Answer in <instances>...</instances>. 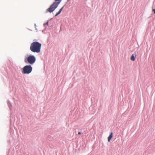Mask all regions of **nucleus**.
I'll use <instances>...</instances> for the list:
<instances>
[{
	"instance_id": "nucleus-9",
	"label": "nucleus",
	"mask_w": 155,
	"mask_h": 155,
	"mask_svg": "<svg viewBox=\"0 0 155 155\" xmlns=\"http://www.w3.org/2000/svg\"><path fill=\"white\" fill-rule=\"evenodd\" d=\"M48 21H47V22L46 23H44L43 24V25L44 26H45V25H48Z\"/></svg>"
},
{
	"instance_id": "nucleus-11",
	"label": "nucleus",
	"mask_w": 155,
	"mask_h": 155,
	"mask_svg": "<svg viewBox=\"0 0 155 155\" xmlns=\"http://www.w3.org/2000/svg\"><path fill=\"white\" fill-rule=\"evenodd\" d=\"M81 134V132H78V134H79V135H80V134Z\"/></svg>"
},
{
	"instance_id": "nucleus-1",
	"label": "nucleus",
	"mask_w": 155,
	"mask_h": 155,
	"mask_svg": "<svg viewBox=\"0 0 155 155\" xmlns=\"http://www.w3.org/2000/svg\"><path fill=\"white\" fill-rule=\"evenodd\" d=\"M41 44L37 41L32 43L30 47V50L32 52L39 53L41 52Z\"/></svg>"
},
{
	"instance_id": "nucleus-10",
	"label": "nucleus",
	"mask_w": 155,
	"mask_h": 155,
	"mask_svg": "<svg viewBox=\"0 0 155 155\" xmlns=\"http://www.w3.org/2000/svg\"><path fill=\"white\" fill-rule=\"evenodd\" d=\"M152 11L153 12V13L155 14V8L152 9Z\"/></svg>"
},
{
	"instance_id": "nucleus-5",
	"label": "nucleus",
	"mask_w": 155,
	"mask_h": 155,
	"mask_svg": "<svg viewBox=\"0 0 155 155\" xmlns=\"http://www.w3.org/2000/svg\"><path fill=\"white\" fill-rule=\"evenodd\" d=\"M113 137V133L111 132L108 137V140L109 142H110V140Z\"/></svg>"
},
{
	"instance_id": "nucleus-6",
	"label": "nucleus",
	"mask_w": 155,
	"mask_h": 155,
	"mask_svg": "<svg viewBox=\"0 0 155 155\" xmlns=\"http://www.w3.org/2000/svg\"><path fill=\"white\" fill-rule=\"evenodd\" d=\"M63 7H63L61 9H60L59 10V11L58 12L56 13V15H55V16H58V15H59L61 13V11H62V10L63 9Z\"/></svg>"
},
{
	"instance_id": "nucleus-4",
	"label": "nucleus",
	"mask_w": 155,
	"mask_h": 155,
	"mask_svg": "<svg viewBox=\"0 0 155 155\" xmlns=\"http://www.w3.org/2000/svg\"><path fill=\"white\" fill-rule=\"evenodd\" d=\"M32 70V67L30 65H26L24 66L22 71V73L24 74H29Z\"/></svg>"
},
{
	"instance_id": "nucleus-3",
	"label": "nucleus",
	"mask_w": 155,
	"mask_h": 155,
	"mask_svg": "<svg viewBox=\"0 0 155 155\" xmlns=\"http://www.w3.org/2000/svg\"><path fill=\"white\" fill-rule=\"evenodd\" d=\"M36 60V58L34 56L30 55L25 59V61L26 63L33 64L35 62Z\"/></svg>"
},
{
	"instance_id": "nucleus-7",
	"label": "nucleus",
	"mask_w": 155,
	"mask_h": 155,
	"mask_svg": "<svg viewBox=\"0 0 155 155\" xmlns=\"http://www.w3.org/2000/svg\"><path fill=\"white\" fill-rule=\"evenodd\" d=\"M63 7H63L61 9H60L59 10V11L58 12L56 13V15H55V16H58V15H59L61 13V11H62V10L63 9Z\"/></svg>"
},
{
	"instance_id": "nucleus-8",
	"label": "nucleus",
	"mask_w": 155,
	"mask_h": 155,
	"mask_svg": "<svg viewBox=\"0 0 155 155\" xmlns=\"http://www.w3.org/2000/svg\"><path fill=\"white\" fill-rule=\"evenodd\" d=\"M130 59L131 60H132L133 61H134L135 60L134 55V54H132V55Z\"/></svg>"
},
{
	"instance_id": "nucleus-2",
	"label": "nucleus",
	"mask_w": 155,
	"mask_h": 155,
	"mask_svg": "<svg viewBox=\"0 0 155 155\" xmlns=\"http://www.w3.org/2000/svg\"><path fill=\"white\" fill-rule=\"evenodd\" d=\"M62 0H55V2L52 4L49 8L46 9V12L51 13L58 7Z\"/></svg>"
}]
</instances>
